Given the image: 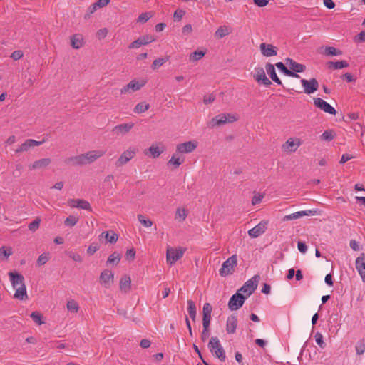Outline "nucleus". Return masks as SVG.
I'll use <instances>...</instances> for the list:
<instances>
[{"label": "nucleus", "instance_id": "e433bc0d", "mask_svg": "<svg viewBox=\"0 0 365 365\" xmlns=\"http://www.w3.org/2000/svg\"><path fill=\"white\" fill-rule=\"evenodd\" d=\"M230 34L229 29L226 26H220L215 33V36L217 38H222Z\"/></svg>", "mask_w": 365, "mask_h": 365}, {"label": "nucleus", "instance_id": "de8ad7c7", "mask_svg": "<svg viewBox=\"0 0 365 365\" xmlns=\"http://www.w3.org/2000/svg\"><path fill=\"white\" fill-rule=\"evenodd\" d=\"M78 220V217L70 215L64 220V225L66 226L73 227L77 224Z\"/></svg>", "mask_w": 365, "mask_h": 365}, {"label": "nucleus", "instance_id": "412c9836", "mask_svg": "<svg viewBox=\"0 0 365 365\" xmlns=\"http://www.w3.org/2000/svg\"><path fill=\"white\" fill-rule=\"evenodd\" d=\"M68 203L71 207L81 208L88 211L92 210L90 203L84 200L71 199L68 201Z\"/></svg>", "mask_w": 365, "mask_h": 365}, {"label": "nucleus", "instance_id": "603ef678", "mask_svg": "<svg viewBox=\"0 0 365 365\" xmlns=\"http://www.w3.org/2000/svg\"><path fill=\"white\" fill-rule=\"evenodd\" d=\"M138 220L144 227H150L153 225V222L149 219H145L143 215H138Z\"/></svg>", "mask_w": 365, "mask_h": 365}, {"label": "nucleus", "instance_id": "a211bd4d", "mask_svg": "<svg viewBox=\"0 0 365 365\" xmlns=\"http://www.w3.org/2000/svg\"><path fill=\"white\" fill-rule=\"evenodd\" d=\"M262 54L265 57L275 56L277 55V48L272 44L262 43L259 46Z\"/></svg>", "mask_w": 365, "mask_h": 365}, {"label": "nucleus", "instance_id": "8fccbe9b", "mask_svg": "<svg viewBox=\"0 0 365 365\" xmlns=\"http://www.w3.org/2000/svg\"><path fill=\"white\" fill-rule=\"evenodd\" d=\"M67 309L71 312L76 313L79 309V306L75 300H70L67 302Z\"/></svg>", "mask_w": 365, "mask_h": 365}, {"label": "nucleus", "instance_id": "7c9ffc66", "mask_svg": "<svg viewBox=\"0 0 365 365\" xmlns=\"http://www.w3.org/2000/svg\"><path fill=\"white\" fill-rule=\"evenodd\" d=\"M83 38L80 34H74L71 37V44L75 49H79L83 46Z\"/></svg>", "mask_w": 365, "mask_h": 365}, {"label": "nucleus", "instance_id": "473e14b6", "mask_svg": "<svg viewBox=\"0 0 365 365\" xmlns=\"http://www.w3.org/2000/svg\"><path fill=\"white\" fill-rule=\"evenodd\" d=\"M327 65L328 68L334 69H341L349 66V63L346 61H339L336 62L329 61L327 63Z\"/></svg>", "mask_w": 365, "mask_h": 365}, {"label": "nucleus", "instance_id": "4468645a", "mask_svg": "<svg viewBox=\"0 0 365 365\" xmlns=\"http://www.w3.org/2000/svg\"><path fill=\"white\" fill-rule=\"evenodd\" d=\"M197 147V143L195 141H187L180 143L176 146V151L178 153H189L194 151Z\"/></svg>", "mask_w": 365, "mask_h": 365}, {"label": "nucleus", "instance_id": "a878e982", "mask_svg": "<svg viewBox=\"0 0 365 365\" xmlns=\"http://www.w3.org/2000/svg\"><path fill=\"white\" fill-rule=\"evenodd\" d=\"M286 64L289 66V68L292 71L295 72H303L306 69V66L303 64L297 63L293 59L287 58L285 59Z\"/></svg>", "mask_w": 365, "mask_h": 365}, {"label": "nucleus", "instance_id": "4be33fe9", "mask_svg": "<svg viewBox=\"0 0 365 365\" xmlns=\"http://www.w3.org/2000/svg\"><path fill=\"white\" fill-rule=\"evenodd\" d=\"M114 274L108 269L103 270L100 275V280L108 288L113 283Z\"/></svg>", "mask_w": 365, "mask_h": 365}, {"label": "nucleus", "instance_id": "423d86ee", "mask_svg": "<svg viewBox=\"0 0 365 365\" xmlns=\"http://www.w3.org/2000/svg\"><path fill=\"white\" fill-rule=\"evenodd\" d=\"M145 83L146 81L145 80H132L127 85L124 86L120 89V93L122 95H124L126 93H132L135 91H139L142 87H143L145 85Z\"/></svg>", "mask_w": 365, "mask_h": 365}, {"label": "nucleus", "instance_id": "72a5a7b5", "mask_svg": "<svg viewBox=\"0 0 365 365\" xmlns=\"http://www.w3.org/2000/svg\"><path fill=\"white\" fill-rule=\"evenodd\" d=\"M187 216V210L185 208L178 207L176 210L175 220L178 222H184Z\"/></svg>", "mask_w": 365, "mask_h": 365}, {"label": "nucleus", "instance_id": "1a4fd4ad", "mask_svg": "<svg viewBox=\"0 0 365 365\" xmlns=\"http://www.w3.org/2000/svg\"><path fill=\"white\" fill-rule=\"evenodd\" d=\"M313 102L314 106L323 110L326 113H329L331 115H336V110L334 107H332L329 103L326 102L324 100H323L321 98H314Z\"/></svg>", "mask_w": 365, "mask_h": 365}, {"label": "nucleus", "instance_id": "e2e57ef3", "mask_svg": "<svg viewBox=\"0 0 365 365\" xmlns=\"http://www.w3.org/2000/svg\"><path fill=\"white\" fill-rule=\"evenodd\" d=\"M185 11H183V10H176L175 12H174V14H173V18L175 19V21H180L182 19V18L183 17V16L185 15Z\"/></svg>", "mask_w": 365, "mask_h": 365}, {"label": "nucleus", "instance_id": "dca6fc26", "mask_svg": "<svg viewBox=\"0 0 365 365\" xmlns=\"http://www.w3.org/2000/svg\"><path fill=\"white\" fill-rule=\"evenodd\" d=\"M8 275L14 289L19 287L26 286L24 282V277L22 274L16 272H9Z\"/></svg>", "mask_w": 365, "mask_h": 365}, {"label": "nucleus", "instance_id": "9b49d317", "mask_svg": "<svg viewBox=\"0 0 365 365\" xmlns=\"http://www.w3.org/2000/svg\"><path fill=\"white\" fill-rule=\"evenodd\" d=\"M301 83L304 88V93L307 94L313 93L319 88V83L314 78H312L309 80L302 79Z\"/></svg>", "mask_w": 365, "mask_h": 365}, {"label": "nucleus", "instance_id": "f704fd0d", "mask_svg": "<svg viewBox=\"0 0 365 365\" xmlns=\"http://www.w3.org/2000/svg\"><path fill=\"white\" fill-rule=\"evenodd\" d=\"M101 235L104 236L107 242L111 244L115 243L118 238L117 234H115L113 231L103 232Z\"/></svg>", "mask_w": 365, "mask_h": 365}, {"label": "nucleus", "instance_id": "5701e85b", "mask_svg": "<svg viewBox=\"0 0 365 365\" xmlns=\"http://www.w3.org/2000/svg\"><path fill=\"white\" fill-rule=\"evenodd\" d=\"M315 212L312 210H304V211H299L290 215H287L283 217L282 221H289V220H294L298 218H300L304 216H308L310 215H314Z\"/></svg>", "mask_w": 365, "mask_h": 365}, {"label": "nucleus", "instance_id": "13d9d810", "mask_svg": "<svg viewBox=\"0 0 365 365\" xmlns=\"http://www.w3.org/2000/svg\"><path fill=\"white\" fill-rule=\"evenodd\" d=\"M98 249L99 246L97 243H91L88 247L87 253L89 255H93Z\"/></svg>", "mask_w": 365, "mask_h": 365}, {"label": "nucleus", "instance_id": "c9c22d12", "mask_svg": "<svg viewBox=\"0 0 365 365\" xmlns=\"http://www.w3.org/2000/svg\"><path fill=\"white\" fill-rule=\"evenodd\" d=\"M187 312H188V314H189L190 318L193 321H195V318H196V314H197L196 306H195V302L191 299L187 300Z\"/></svg>", "mask_w": 365, "mask_h": 365}, {"label": "nucleus", "instance_id": "a18cd8bd", "mask_svg": "<svg viewBox=\"0 0 365 365\" xmlns=\"http://www.w3.org/2000/svg\"><path fill=\"white\" fill-rule=\"evenodd\" d=\"M324 53L327 56H341L342 54V51L332 46H327L325 48Z\"/></svg>", "mask_w": 365, "mask_h": 365}, {"label": "nucleus", "instance_id": "f257e3e1", "mask_svg": "<svg viewBox=\"0 0 365 365\" xmlns=\"http://www.w3.org/2000/svg\"><path fill=\"white\" fill-rule=\"evenodd\" d=\"M237 120V118L231 113L220 114L215 118H212L207 123L210 128L220 127L226 123H232Z\"/></svg>", "mask_w": 365, "mask_h": 365}, {"label": "nucleus", "instance_id": "f03ea898", "mask_svg": "<svg viewBox=\"0 0 365 365\" xmlns=\"http://www.w3.org/2000/svg\"><path fill=\"white\" fill-rule=\"evenodd\" d=\"M208 347L212 354H213L216 357H217L220 360V361H225V353L217 337L212 336L210 339Z\"/></svg>", "mask_w": 365, "mask_h": 365}, {"label": "nucleus", "instance_id": "2f4dec72", "mask_svg": "<svg viewBox=\"0 0 365 365\" xmlns=\"http://www.w3.org/2000/svg\"><path fill=\"white\" fill-rule=\"evenodd\" d=\"M64 163L66 165H73V166L83 165V162L82 161L81 154L76 155V156L68 158L65 159Z\"/></svg>", "mask_w": 365, "mask_h": 365}, {"label": "nucleus", "instance_id": "79ce46f5", "mask_svg": "<svg viewBox=\"0 0 365 365\" xmlns=\"http://www.w3.org/2000/svg\"><path fill=\"white\" fill-rule=\"evenodd\" d=\"M169 57L165 56V58H158L153 62L151 65V68L153 70H156L160 66H162L167 61H168Z\"/></svg>", "mask_w": 365, "mask_h": 365}, {"label": "nucleus", "instance_id": "f8f14e48", "mask_svg": "<svg viewBox=\"0 0 365 365\" xmlns=\"http://www.w3.org/2000/svg\"><path fill=\"white\" fill-rule=\"evenodd\" d=\"M268 221L262 220L253 228L248 231V235L252 238H256L265 232L267 229Z\"/></svg>", "mask_w": 365, "mask_h": 365}, {"label": "nucleus", "instance_id": "6ab92c4d", "mask_svg": "<svg viewBox=\"0 0 365 365\" xmlns=\"http://www.w3.org/2000/svg\"><path fill=\"white\" fill-rule=\"evenodd\" d=\"M43 142L44 140L37 141L33 139H27L15 150V153L26 152L32 147L41 145Z\"/></svg>", "mask_w": 365, "mask_h": 365}, {"label": "nucleus", "instance_id": "cd10ccee", "mask_svg": "<svg viewBox=\"0 0 365 365\" xmlns=\"http://www.w3.org/2000/svg\"><path fill=\"white\" fill-rule=\"evenodd\" d=\"M266 71L268 75L270 76L271 79L274 81L278 85H282V81L278 78L274 66L270 63H267L265 66Z\"/></svg>", "mask_w": 365, "mask_h": 365}, {"label": "nucleus", "instance_id": "20e7f679", "mask_svg": "<svg viewBox=\"0 0 365 365\" xmlns=\"http://www.w3.org/2000/svg\"><path fill=\"white\" fill-rule=\"evenodd\" d=\"M185 249L179 247L178 248L168 247L166 251V260L168 264L173 265L178 260L181 259L185 253Z\"/></svg>", "mask_w": 365, "mask_h": 365}, {"label": "nucleus", "instance_id": "4d7b16f0", "mask_svg": "<svg viewBox=\"0 0 365 365\" xmlns=\"http://www.w3.org/2000/svg\"><path fill=\"white\" fill-rule=\"evenodd\" d=\"M151 17L152 15L149 12L142 13L138 18V22L145 23L148 21Z\"/></svg>", "mask_w": 365, "mask_h": 365}, {"label": "nucleus", "instance_id": "7ed1b4c3", "mask_svg": "<svg viewBox=\"0 0 365 365\" xmlns=\"http://www.w3.org/2000/svg\"><path fill=\"white\" fill-rule=\"evenodd\" d=\"M237 265V256L233 255L222 263V267L220 269V274L222 277H226L234 272L235 267Z\"/></svg>", "mask_w": 365, "mask_h": 365}, {"label": "nucleus", "instance_id": "c85d7f7f", "mask_svg": "<svg viewBox=\"0 0 365 365\" xmlns=\"http://www.w3.org/2000/svg\"><path fill=\"white\" fill-rule=\"evenodd\" d=\"M130 289H131L130 277L128 275L123 276L120 280V289L125 293H128L130 292Z\"/></svg>", "mask_w": 365, "mask_h": 365}, {"label": "nucleus", "instance_id": "58836bf2", "mask_svg": "<svg viewBox=\"0 0 365 365\" xmlns=\"http://www.w3.org/2000/svg\"><path fill=\"white\" fill-rule=\"evenodd\" d=\"M336 133L333 130H325L320 136L321 140L325 141H331L336 137Z\"/></svg>", "mask_w": 365, "mask_h": 365}, {"label": "nucleus", "instance_id": "49530a36", "mask_svg": "<svg viewBox=\"0 0 365 365\" xmlns=\"http://www.w3.org/2000/svg\"><path fill=\"white\" fill-rule=\"evenodd\" d=\"M205 55V51H195L190 54V61H197L200 60L202 57H204Z\"/></svg>", "mask_w": 365, "mask_h": 365}, {"label": "nucleus", "instance_id": "3c124183", "mask_svg": "<svg viewBox=\"0 0 365 365\" xmlns=\"http://www.w3.org/2000/svg\"><path fill=\"white\" fill-rule=\"evenodd\" d=\"M212 311V305L208 302L205 303L202 308V317H211Z\"/></svg>", "mask_w": 365, "mask_h": 365}, {"label": "nucleus", "instance_id": "c756f323", "mask_svg": "<svg viewBox=\"0 0 365 365\" xmlns=\"http://www.w3.org/2000/svg\"><path fill=\"white\" fill-rule=\"evenodd\" d=\"M15 289H16V292L14 295V298L19 299V300H26L28 299L26 286L19 287L15 288Z\"/></svg>", "mask_w": 365, "mask_h": 365}, {"label": "nucleus", "instance_id": "2eb2a0df", "mask_svg": "<svg viewBox=\"0 0 365 365\" xmlns=\"http://www.w3.org/2000/svg\"><path fill=\"white\" fill-rule=\"evenodd\" d=\"M255 73L253 77L257 83H262L267 86H269L272 84L271 81L266 76L265 71L263 68L258 67L255 68Z\"/></svg>", "mask_w": 365, "mask_h": 365}, {"label": "nucleus", "instance_id": "0eeeda50", "mask_svg": "<svg viewBox=\"0 0 365 365\" xmlns=\"http://www.w3.org/2000/svg\"><path fill=\"white\" fill-rule=\"evenodd\" d=\"M138 152V149L135 148H129L125 150L118 158L115 162L116 167H121L128 163L133 159Z\"/></svg>", "mask_w": 365, "mask_h": 365}, {"label": "nucleus", "instance_id": "052dcab7", "mask_svg": "<svg viewBox=\"0 0 365 365\" xmlns=\"http://www.w3.org/2000/svg\"><path fill=\"white\" fill-rule=\"evenodd\" d=\"M68 256L75 262H82V257L78 253H76L73 252H68Z\"/></svg>", "mask_w": 365, "mask_h": 365}, {"label": "nucleus", "instance_id": "37998d69", "mask_svg": "<svg viewBox=\"0 0 365 365\" xmlns=\"http://www.w3.org/2000/svg\"><path fill=\"white\" fill-rule=\"evenodd\" d=\"M184 162V158L180 159L179 157H176L173 155L171 158L168 161V165H172L175 168H178Z\"/></svg>", "mask_w": 365, "mask_h": 365}, {"label": "nucleus", "instance_id": "39448f33", "mask_svg": "<svg viewBox=\"0 0 365 365\" xmlns=\"http://www.w3.org/2000/svg\"><path fill=\"white\" fill-rule=\"evenodd\" d=\"M260 277L257 274L252 277L250 279L247 280L244 285L238 290L240 293L243 292L246 298L250 296L257 289Z\"/></svg>", "mask_w": 365, "mask_h": 365}, {"label": "nucleus", "instance_id": "9d476101", "mask_svg": "<svg viewBox=\"0 0 365 365\" xmlns=\"http://www.w3.org/2000/svg\"><path fill=\"white\" fill-rule=\"evenodd\" d=\"M105 151L102 150H96L88 151L86 153L81 154L82 161L83 165L93 163L98 158H101L105 154Z\"/></svg>", "mask_w": 365, "mask_h": 365}, {"label": "nucleus", "instance_id": "69168bd1", "mask_svg": "<svg viewBox=\"0 0 365 365\" xmlns=\"http://www.w3.org/2000/svg\"><path fill=\"white\" fill-rule=\"evenodd\" d=\"M315 340H316V342L317 344L322 348H323L324 346V341H323V336L322 335V334H320L319 332H317L316 334H315Z\"/></svg>", "mask_w": 365, "mask_h": 365}, {"label": "nucleus", "instance_id": "864d4df0", "mask_svg": "<svg viewBox=\"0 0 365 365\" xmlns=\"http://www.w3.org/2000/svg\"><path fill=\"white\" fill-rule=\"evenodd\" d=\"M135 250L134 248L128 249L125 255V259L129 262L133 261L135 257Z\"/></svg>", "mask_w": 365, "mask_h": 365}, {"label": "nucleus", "instance_id": "4c0bfd02", "mask_svg": "<svg viewBox=\"0 0 365 365\" xmlns=\"http://www.w3.org/2000/svg\"><path fill=\"white\" fill-rule=\"evenodd\" d=\"M120 259H121L120 255L119 253L115 252L108 257V258L106 261V264H110L116 266L120 261Z\"/></svg>", "mask_w": 365, "mask_h": 365}, {"label": "nucleus", "instance_id": "bb28decb", "mask_svg": "<svg viewBox=\"0 0 365 365\" xmlns=\"http://www.w3.org/2000/svg\"><path fill=\"white\" fill-rule=\"evenodd\" d=\"M51 163V159L46 158H41L40 160H36L34 163L31 164L29 166V170H33L38 168H46L48 165H49Z\"/></svg>", "mask_w": 365, "mask_h": 365}, {"label": "nucleus", "instance_id": "6e6552de", "mask_svg": "<svg viewBox=\"0 0 365 365\" xmlns=\"http://www.w3.org/2000/svg\"><path fill=\"white\" fill-rule=\"evenodd\" d=\"M246 297L237 291L233 294L228 302V307L231 311H235L242 307Z\"/></svg>", "mask_w": 365, "mask_h": 365}, {"label": "nucleus", "instance_id": "338daca9", "mask_svg": "<svg viewBox=\"0 0 365 365\" xmlns=\"http://www.w3.org/2000/svg\"><path fill=\"white\" fill-rule=\"evenodd\" d=\"M24 56L23 51L21 50L14 51L11 55V58H13L14 61H17L20 58H21Z\"/></svg>", "mask_w": 365, "mask_h": 365}, {"label": "nucleus", "instance_id": "c03bdc74", "mask_svg": "<svg viewBox=\"0 0 365 365\" xmlns=\"http://www.w3.org/2000/svg\"><path fill=\"white\" fill-rule=\"evenodd\" d=\"M164 149H160L158 146L151 145L148 148V151L150 153L151 156L153 158H156L160 155V154L163 152Z\"/></svg>", "mask_w": 365, "mask_h": 365}, {"label": "nucleus", "instance_id": "bf43d9fd", "mask_svg": "<svg viewBox=\"0 0 365 365\" xmlns=\"http://www.w3.org/2000/svg\"><path fill=\"white\" fill-rule=\"evenodd\" d=\"M11 254V248H6L4 246L0 248V257L4 256L7 259Z\"/></svg>", "mask_w": 365, "mask_h": 365}, {"label": "nucleus", "instance_id": "f3484780", "mask_svg": "<svg viewBox=\"0 0 365 365\" xmlns=\"http://www.w3.org/2000/svg\"><path fill=\"white\" fill-rule=\"evenodd\" d=\"M301 145V140L299 138H289L282 146L283 150L287 152H295Z\"/></svg>", "mask_w": 365, "mask_h": 365}, {"label": "nucleus", "instance_id": "6e6d98bb", "mask_svg": "<svg viewBox=\"0 0 365 365\" xmlns=\"http://www.w3.org/2000/svg\"><path fill=\"white\" fill-rule=\"evenodd\" d=\"M48 254H41L37 259V264L38 266L45 264L48 261Z\"/></svg>", "mask_w": 365, "mask_h": 365}, {"label": "nucleus", "instance_id": "ddd939ff", "mask_svg": "<svg viewBox=\"0 0 365 365\" xmlns=\"http://www.w3.org/2000/svg\"><path fill=\"white\" fill-rule=\"evenodd\" d=\"M155 41L153 36L145 35L133 41L129 46L128 48H138L142 46H145Z\"/></svg>", "mask_w": 365, "mask_h": 365}, {"label": "nucleus", "instance_id": "680f3d73", "mask_svg": "<svg viewBox=\"0 0 365 365\" xmlns=\"http://www.w3.org/2000/svg\"><path fill=\"white\" fill-rule=\"evenodd\" d=\"M97 7L98 6L96 5L95 3L91 4L88 7L86 14L84 15V19H88L91 16V15L96 11Z\"/></svg>", "mask_w": 365, "mask_h": 365}, {"label": "nucleus", "instance_id": "09e8293b", "mask_svg": "<svg viewBox=\"0 0 365 365\" xmlns=\"http://www.w3.org/2000/svg\"><path fill=\"white\" fill-rule=\"evenodd\" d=\"M31 317L38 325L44 324V322L42 320V314L38 312H33L31 314Z\"/></svg>", "mask_w": 365, "mask_h": 365}, {"label": "nucleus", "instance_id": "5fc2aeb1", "mask_svg": "<svg viewBox=\"0 0 365 365\" xmlns=\"http://www.w3.org/2000/svg\"><path fill=\"white\" fill-rule=\"evenodd\" d=\"M40 222L41 220L39 218H36V220H33L29 225V230L32 232H35L36 230L38 229Z\"/></svg>", "mask_w": 365, "mask_h": 365}, {"label": "nucleus", "instance_id": "393cba45", "mask_svg": "<svg viewBox=\"0 0 365 365\" xmlns=\"http://www.w3.org/2000/svg\"><path fill=\"white\" fill-rule=\"evenodd\" d=\"M134 123H123L115 126L113 131L117 134L125 135L133 128Z\"/></svg>", "mask_w": 365, "mask_h": 365}, {"label": "nucleus", "instance_id": "0e129e2a", "mask_svg": "<svg viewBox=\"0 0 365 365\" xmlns=\"http://www.w3.org/2000/svg\"><path fill=\"white\" fill-rule=\"evenodd\" d=\"M275 66L280 71H282L286 76L287 75V73L289 71V69H288L282 62H278L275 64Z\"/></svg>", "mask_w": 365, "mask_h": 365}, {"label": "nucleus", "instance_id": "aec40b11", "mask_svg": "<svg viewBox=\"0 0 365 365\" xmlns=\"http://www.w3.org/2000/svg\"><path fill=\"white\" fill-rule=\"evenodd\" d=\"M356 268L361 276L362 281L365 282V253H361L356 258Z\"/></svg>", "mask_w": 365, "mask_h": 365}, {"label": "nucleus", "instance_id": "ea45409f", "mask_svg": "<svg viewBox=\"0 0 365 365\" xmlns=\"http://www.w3.org/2000/svg\"><path fill=\"white\" fill-rule=\"evenodd\" d=\"M150 108V105L145 102L138 103L134 108V112L136 113H142Z\"/></svg>", "mask_w": 365, "mask_h": 365}, {"label": "nucleus", "instance_id": "a19ab883", "mask_svg": "<svg viewBox=\"0 0 365 365\" xmlns=\"http://www.w3.org/2000/svg\"><path fill=\"white\" fill-rule=\"evenodd\" d=\"M356 355L361 356L365 352V339H362L357 341L355 346Z\"/></svg>", "mask_w": 365, "mask_h": 365}, {"label": "nucleus", "instance_id": "774afa93", "mask_svg": "<svg viewBox=\"0 0 365 365\" xmlns=\"http://www.w3.org/2000/svg\"><path fill=\"white\" fill-rule=\"evenodd\" d=\"M263 197H264V195L262 194L259 193V194L255 195L252 199V204L253 205H255L261 202Z\"/></svg>", "mask_w": 365, "mask_h": 365}, {"label": "nucleus", "instance_id": "b1692460", "mask_svg": "<svg viewBox=\"0 0 365 365\" xmlns=\"http://www.w3.org/2000/svg\"><path fill=\"white\" fill-rule=\"evenodd\" d=\"M237 325V315L235 314H232L227 318V324H226V331L228 334H234L236 331Z\"/></svg>", "mask_w": 365, "mask_h": 365}]
</instances>
